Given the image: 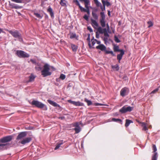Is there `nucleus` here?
Returning a JSON list of instances; mask_svg holds the SVG:
<instances>
[{
    "label": "nucleus",
    "mask_w": 160,
    "mask_h": 160,
    "mask_svg": "<svg viewBox=\"0 0 160 160\" xmlns=\"http://www.w3.org/2000/svg\"><path fill=\"white\" fill-rule=\"evenodd\" d=\"M84 101L87 103L88 106H90L92 104V102L91 101L88 100L86 98L85 99Z\"/></svg>",
    "instance_id": "nucleus-33"
},
{
    "label": "nucleus",
    "mask_w": 160,
    "mask_h": 160,
    "mask_svg": "<svg viewBox=\"0 0 160 160\" xmlns=\"http://www.w3.org/2000/svg\"><path fill=\"white\" fill-rule=\"evenodd\" d=\"M92 15L93 18L95 20H97L98 19V16L97 14L95 12L92 11Z\"/></svg>",
    "instance_id": "nucleus-28"
},
{
    "label": "nucleus",
    "mask_w": 160,
    "mask_h": 160,
    "mask_svg": "<svg viewBox=\"0 0 160 160\" xmlns=\"http://www.w3.org/2000/svg\"><path fill=\"white\" fill-rule=\"evenodd\" d=\"M98 11V9L97 8H95L93 11L95 13L97 12Z\"/></svg>",
    "instance_id": "nucleus-60"
},
{
    "label": "nucleus",
    "mask_w": 160,
    "mask_h": 160,
    "mask_svg": "<svg viewBox=\"0 0 160 160\" xmlns=\"http://www.w3.org/2000/svg\"><path fill=\"white\" fill-rule=\"evenodd\" d=\"M85 7L86 8H85V9H89V8L88 6V5H85Z\"/></svg>",
    "instance_id": "nucleus-63"
},
{
    "label": "nucleus",
    "mask_w": 160,
    "mask_h": 160,
    "mask_svg": "<svg viewBox=\"0 0 160 160\" xmlns=\"http://www.w3.org/2000/svg\"><path fill=\"white\" fill-rule=\"evenodd\" d=\"M87 29L88 30L91 32H93L92 29L90 27H87Z\"/></svg>",
    "instance_id": "nucleus-50"
},
{
    "label": "nucleus",
    "mask_w": 160,
    "mask_h": 160,
    "mask_svg": "<svg viewBox=\"0 0 160 160\" xmlns=\"http://www.w3.org/2000/svg\"><path fill=\"white\" fill-rule=\"evenodd\" d=\"M8 32L14 38H17L20 42L23 41V39L20 33L18 30H8Z\"/></svg>",
    "instance_id": "nucleus-1"
},
{
    "label": "nucleus",
    "mask_w": 160,
    "mask_h": 160,
    "mask_svg": "<svg viewBox=\"0 0 160 160\" xmlns=\"http://www.w3.org/2000/svg\"><path fill=\"white\" fill-rule=\"evenodd\" d=\"M35 77L32 74L29 77V80L28 82H32L34 81Z\"/></svg>",
    "instance_id": "nucleus-26"
},
{
    "label": "nucleus",
    "mask_w": 160,
    "mask_h": 160,
    "mask_svg": "<svg viewBox=\"0 0 160 160\" xmlns=\"http://www.w3.org/2000/svg\"><path fill=\"white\" fill-rule=\"evenodd\" d=\"M98 31L100 33L104 34L105 37H109V35L108 34V31L106 28H102L101 27H99L98 28Z\"/></svg>",
    "instance_id": "nucleus-10"
},
{
    "label": "nucleus",
    "mask_w": 160,
    "mask_h": 160,
    "mask_svg": "<svg viewBox=\"0 0 160 160\" xmlns=\"http://www.w3.org/2000/svg\"><path fill=\"white\" fill-rule=\"evenodd\" d=\"M48 102V103H49L51 105H52L54 107H58V108H60V105L57 104L56 102L52 101L50 100H47Z\"/></svg>",
    "instance_id": "nucleus-15"
},
{
    "label": "nucleus",
    "mask_w": 160,
    "mask_h": 160,
    "mask_svg": "<svg viewBox=\"0 0 160 160\" xmlns=\"http://www.w3.org/2000/svg\"><path fill=\"white\" fill-rule=\"evenodd\" d=\"M83 2H84L85 5H88L90 2V1L89 0H85Z\"/></svg>",
    "instance_id": "nucleus-44"
},
{
    "label": "nucleus",
    "mask_w": 160,
    "mask_h": 160,
    "mask_svg": "<svg viewBox=\"0 0 160 160\" xmlns=\"http://www.w3.org/2000/svg\"><path fill=\"white\" fill-rule=\"evenodd\" d=\"M96 37L97 38H99V34H98V32H96Z\"/></svg>",
    "instance_id": "nucleus-52"
},
{
    "label": "nucleus",
    "mask_w": 160,
    "mask_h": 160,
    "mask_svg": "<svg viewBox=\"0 0 160 160\" xmlns=\"http://www.w3.org/2000/svg\"><path fill=\"white\" fill-rule=\"evenodd\" d=\"M91 24L93 27L95 28V27H94V26H96V27H98V23L95 20L92 19H91Z\"/></svg>",
    "instance_id": "nucleus-22"
},
{
    "label": "nucleus",
    "mask_w": 160,
    "mask_h": 160,
    "mask_svg": "<svg viewBox=\"0 0 160 160\" xmlns=\"http://www.w3.org/2000/svg\"><path fill=\"white\" fill-rule=\"evenodd\" d=\"M94 41H95L98 44H100V43H101V42L99 41H98V40H97V39H95Z\"/></svg>",
    "instance_id": "nucleus-56"
},
{
    "label": "nucleus",
    "mask_w": 160,
    "mask_h": 160,
    "mask_svg": "<svg viewBox=\"0 0 160 160\" xmlns=\"http://www.w3.org/2000/svg\"><path fill=\"white\" fill-rule=\"evenodd\" d=\"M13 136L12 135L7 136L2 138L0 139V142L2 143H5L12 141Z\"/></svg>",
    "instance_id": "nucleus-6"
},
{
    "label": "nucleus",
    "mask_w": 160,
    "mask_h": 160,
    "mask_svg": "<svg viewBox=\"0 0 160 160\" xmlns=\"http://www.w3.org/2000/svg\"><path fill=\"white\" fill-rule=\"evenodd\" d=\"M105 53L106 54H111L112 56H115V55L113 53V51H109L106 50V49L105 50Z\"/></svg>",
    "instance_id": "nucleus-31"
},
{
    "label": "nucleus",
    "mask_w": 160,
    "mask_h": 160,
    "mask_svg": "<svg viewBox=\"0 0 160 160\" xmlns=\"http://www.w3.org/2000/svg\"><path fill=\"white\" fill-rule=\"evenodd\" d=\"M100 8L101 9L102 11H104L105 10H104V7H103L102 5H100Z\"/></svg>",
    "instance_id": "nucleus-59"
},
{
    "label": "nucleus",
    "mask_w": 160,
    "mask_h": 160,
    "mask_svg": "<svg viewBox=\"0 0 160 160\" xmlns=\"http://www.w3.org/2000/svg\"><path fill=\"white\" fill-rule=\"evenodd\" d=\"M83 103L79 101L76 102L75 106H83Z\"/></svg>",
    "instance_id": "nucleus-37"
},
{
    "label": "nucleus",
    "mask_w": 160,
    "mask_h": 160,
    "mask_svg": "<svg viewBox=\"0 0 160 160\" xmlns=\"http://www.w3.org/2000/svg\"><path fill=\"white\" fill-rule=\"evenodd\" d=\"M73 2L75 3V4L79 7L80 9L82 8V7L80 5V4L78 0H73Z\"/></svg>",
    "instance_id": "nucleus-27"
},
{
    "label": "nucleus",
    "mask_w": 160,
    "mask_h": 160,
    "mask_svg": "<svg viewBox=\"0 0 160 160\" xmlns=\"http://www.w3.org/2000/svg\"><path fill=\"white\" fill-rule=\"evenodd\" d=\"M100 14L101 18L100 19V22L102 27L104 28L106 26L105 16L103 12H101Z\"/></svg>",
    "instance_id": "nucleus-7"
},
{
    "label": "nucleus",
    "mask_w": 160,
    "mask_h": 160,
    "mask_svg": "<svg viewBox=\"0 0 160 160\" xmlns=\"http://www.w3.org/2000/svg\"><path fill=\"white\" fill-rule=\"evenodd\" d=\"M96 48L97 49H99L102 51H105L106 49V47L103 44H99L96 47Z\"/></svg>",
    "instance_id": "nucleus-19"
},
{
    "label": "nucleus",
    "mask_w": 160,
    "mask_h": 160,
    "mask_svg": "<svg viewBox=\"0 0 160 160\" xmlns=\"http://www.w3.org/2000/svg\"><path fill=\"white\" fill-rule=\"evenodd\" d=\"M95 106H99V105H100V106H102L103 105V104H101V103H95Z\"/></svg>",
    "instance_id": "nucleus-53"
},
{
    "label": "nucleus",
    "mask_w": 160,
    "mask_h": 160,
    "mask_svg": "<svg viewBox=\"0 0 160 160\" xmlns=\"http://www.w3.org/2000/svg\"><path fill=\"white\" fill-rule=\"evenodd\" d=\"M59 78H60L61 79L63 80L65 79L66 78V76L65 75L63 74H61L60 75Z\"/></svg>",
    "instance_id": "nucleus-38"
},
{
    "label": "nucleus",
    "mask_w": 160,
    "mask_h": 160,
    "mask_svg": "<svg viewBox=\"0 0 160 160\" xmlns=\"http://www.w3.org/2000/svg\"><path fill=\"white\" fill-rule=\"evenodd\" d=\"M71 47L72 50L74 52H76L78 49V46L74 44H71Z\"/></svg>",
    "instance_id": "nucleus-25"
},
{
    "label": "nucleus",
    "mask_w": 160,
    "mask_h": 160,
    "mask_svg": "<svg viewBox=\"0 0 160 160\" xmlns=\"http://www.w3.org/2000/svg\"><path fill=\"white\" fill-rule=\"evenodd\" d=\"M68 102L72 104L75 106L76 102L74 101H72L71 100H68Z\"/></svg>",
    "instance_id": "nucleus-42"
},
{
    "label": "nucleus",
    "mask_w": 160,
    "mask_h": 160,
    "mask_svg": "<svg viewBox=\"0 0 160 160\" xmlns=\"http://www.w3.org/2000/svg\"><path fill=\"white\" fill-rule=\"evenodd\" d=\"M106 26H107V31H108L109 30H110V27H109V26L108 24V23H107L106 24Z\"/></svg>",
    "instance_id": "nucleus-54"
},
{
    "label": "nucleus",
    "mask_w": 160,
    "mask_h": 160,
    "mask_svg": "<svg viewBox=\"0 0 160 160\" xmlns=\"http://www.w3.org/2000/svg\"><path fill=\"white\" fill-rule=\"evenodd\" d=\"M35 68L36 70L38 71H40L42 69V68L41 67H35Z\"/></svg>",
    "instance_id": "nucleus-45"
},
{
    "label": "nucleus",
    "mask_w": 160,
    "mask_h": 160,
    "mask_svg": "<svg viewBox=\"0 0 160 160\" xmlns=\"http://www.w3.org/2000/svg\"><path fill=\"white\" fill-rule=\"evenodd\" d=\"M113 68H116L117 70H118L119 68L118 65H116L112 67Z\"/></svg>",
    "instance_id": "nucleus-49"
},
{
    "label": "nucleus",
    "mask_w": 160,
    "mask_h": 160,
    "mask_svg": "<svg viewBox=\"0 0 160 160\" xmlns=\"http://www.w3.org/2000/svg\"><path fill=\"white\" fill-rule=\"evenodd\" d=\"M90 34H88V37L87 38V40L89 42V43H88V46H89V48H92V46H91L90 43Z\"/></svg>",
    "instance_id": "nucleus-35"
},
{
    "label": "nucleus",
    "mask_w": 160,
    "mask_h": 160,
    "mask_svg": "<svg viewBox=\"0 0 160 160\" xmlns=\"http://www.w3.org/2000/svg\"><path fill=\"white\" fill-rule=\"evenodd\" d=\"M95 41H91L92 42V46L94 45V44H95L96 42Z\"/></svg>",
    "instance_id": "nucleus-62"
},
{
    "label": "nucleus",
    "mask_w": 160,
    "mask_h": 160,
    "mask_svg": "<svg viewBox=\"0 0 160 160\" xmlns=\"http://www.w3.org/2000/svg\"><path fill=\"white\" fill-rule=\"evenodd\" d=\"M114 40L116 42L118 43L120 42V41L119 40L118 38L115 35L114 37Z\"/></svg>",
    "instance_id": "nucleus-41"
},
{
    "label": "nucleus",
    "mask_w": 160,
    "mask_h": 160,
    "mask_svg": "<svg viewBox=\"0 0 160 160\" xmlns=\"http://www.w3.org/2000/svg\"><path fill=\"white\" fill-rule=\"evenodd\" d=\"M32 105L39 108H44V110H47V108L44 104L37 100H33L31 103Z\"/></svg>",
    "instance_id": "nucleus-3"
},
{
    "label": "nucleus",
    "mask_w": 160,
    "mask_h": 160,
    "mask_svg": "<svg viewBox=\"0 0 160 160\" xmlns=\"http://www.w3.org/2000/svg\"><path fill=\"white\" fill-rule=\"evenodd\" d=\"M142 126L143 127L142 129L144 131H147L148 130V128L146 127L145 123L144 122L142 123Z\"/></svg>",
    "instance_id": "nucleus-34"
},
{
    "label": "nucleus",
    "mask_w": 160,
    "mask_h": 160,
    "mask_svg": "<svg viewBox=\"0 0 160 160\" xmlns=\"http://www.w3.org/2000/svg\"><path fill=\"white\" fill-rule=\"evenodd\" d=\"M95 3L96 4L97 6L100 7V5H102L98 1V0H93Z\"/></svg>",
    "instance_id": "nucleus-36"
},
{
    "label": "nucleus",
    "mask_w": 160,
    "mask_h": 160,
    "mask_svg": "<svg viewBox=\"0 0 160 160\" xmlns=\"http://www.w3.org/2000/svg\"><path fill=\"white\" fill-rule=\"evenodd\" d=\"M49 66L47 63L45 64L43 66V68L41 71V74L44 77L50 76L52 74V72L49 71Z\"/></svg>",
    "instance_id": "nucleus-2"
},
{
    "label": "nucleus",
    "mask_w": 160,
    "mask_h": 160,
    "mask_svg": "<svg viewBox=\"0 0 160 160\" xmlns=\"http://www.w3.org/2000/svg\"><path fill=\"white\" fill-rule=\"evenodd\" d=\"M63 143V140H60L59 142L57 143L56 145V147L54 148L55 150H56L58 149L61 146V145H62Z\"/></svg>",
    "instance_id": "nucleus-20"
},
{
    "label": "nucleus",
    "mask_w": 160,
    "mask_h": 160,
    "mask_svg": "<svg viewBox=\"0 0 160 160\" xmlns=\"http://www.w3.org/2000/svg\"><path fill=\"white\" fill-rule=\"evenodd\" d=\"M30 61L33 64H35L36 65V62L35 60L31 59L30 60Z\"/></svg>",
    "instance_id": "nucleus-47"
},
{
    "label": "nucleus",
    "mask_w": 160,
    "mask_h": 160,
    "mask_svg": "<svg viewBox=\"0 0 160 160\" xmlns=\"http://www.w3.org/2000/svg\"><path fill=\"white\" fill-rule=\"evenodd\" d=\"M73 129L75 131L76 133H78L81 131V128L80 127L75 128Z\"/></svg>",
    "instance_id": "nucleus-30"
},
{
    "label": "nucleus",
    "mask_w": 160,
    "mask_h": 160,
    "mask_svg": "<svg viewBox=\"0 0 160 160\" xmlns=\"http://www.w3.org/2000/svg\"><path fill=\"white\" fill-rule=\"evenodd\" d=\"M10 145L9 143L1 144H0V149L2 150L7 149Z\"/></svg>",
    "instance_id": "nucleus-14"
},
{
    "label": "nucleus",
    "mask_w": 160,
    "mask_h": 160,
    "mask_svg": "<svg viewBox=\"0 0 160 160\" xmlns=\"http://www.w3.org/2000/svg\"><path fill=\"white\" fill-rule=\"evenodd\" d=\"M80 10L81 12H84L87 13L88 15L85 14L83 16V18L86 20L88 21V20L89 17L90 15L89 9H85V8L82 7Z\"/></svg>",
    "instance_id": "nucleus-9"
},
{
    "label": "nucleus",
    "mask_w": 160,
    "mask_h": 160,
    "mask_svg": "<svg viewBox=\"0 0 160 160\" xmlns=\"http://www.w3.org/2000/svg\"><path fill=\"white\" fill-rule=\"evenodd\" d=\"M34 15L38 18L41 19L42 18V17L41 16L40 14L37 13H34Z\"/></svg>",
    "instance_id": "nucleus-39"
},
{
    "label": "nucleus",
    "mask_w": 160,
    "mask_h": 160,
    "mask_svg": "<svg viewBox=\"0 0 160 160\" xmlns=\"http://www.w3.org/2000/svg\"><path fill=\"white\" fill-rule=\"evenodd\" d=\"M147 23L148 25V28L151 27L153 25V23L151 21H148Z\"/></svg>",
    "instance_id": "nucleus-40"
},
{
    "label": "nucleus",
    "mask_w": 160,
    "mask_h": 160,
    "mask_svg": "<svg viewBox=\"0 0 160 160\" xmlns=\"http://www.w3.org/2000/svg\"><path fill=\"white\" fill-rule=\"evenodd\" d=\"M32 140V138L31 137H27L23 139L20 142H19L23 145H24L26 143L29 142Z\"/></svg>",
    "instance_id": "nucleus-13"
},
{
    "label": "nucleus",
    "mask_w": 160,
    "mask_h": 160,
    "mask_svg": "<svg viewBox=\"0 0 160 160\" xmlns=\"http://www.w3.org/2000/svg\"><path fill=\"white\" fill-rule=\"evenodd\" d=\"M158 90V89L157 88L152 91L151 93V94H153L155 93L156 92H157Z\"/></svg>",
    "instance_id": "nucleus-48"
},
{
    "label": "nucleus",
    "mask_w": 160,
    "mask_h": 160,
    "mask_svg": "<svg viewBox=\"0 0 160 160\" xmlns=\"http://www.w3.org/2000/svg\"><path fill=\"white\" fill-rule=\"evenodd\" d=\"M108 37H105L104 38L103 40L105 42H107L108 40Z\"/></svg>",
    "instance_id": "nucleus-57"
},
{
    "label": "nucleus",
    "mask_w": 160,
    "mask_h": 160,
    "mask_svg": "<svg viewBox=\"0 0 160 160\" xmlns=\"http://www.w3.org/2000/svg\"><path fill=\"white\" fill-rule=\"evenodd\" d=\"M80 124L78 122H77L74 123L73 124V126L74 127H76V128L80 127L79 126Z\"/></svg>",
    "instance_id": "nucleus-43"
},
{
    "label": "nucleus",
    "mask_w": 160,
    "mask_h": 160,
    "mask_svg": "<svg viewBox=\"0 0 160 160\" xmlns=\"http://www.w3.org/2000/svg\"><path fill=\"white\" fill-rule=\"evenodd\" d=\"M108 14L109 16H110V11L109 10L108 11Z\"/></svg>",
    "instance_id": "nucleus-61"
},
{
    "label": "nucleus",
    "mask_w": 160,
    "mask_h": 160,
    "mask_svg": "<svg viewBox=\"0 0 160 160\" xmlns=\"http://www.w3.org/2000/svg\"><path fill=\"white\" fill-rule=\"evenodd\" d=\"M102 2L104 6V10L105 9V5L107 7H108L111 5L110 2L108 1V0L104 1V0H102Z\"/></svg>",
    "instance_id": "nucleus-16"
},
{
    "label": "nucleus",
    "mask_w": 160,
    "mask_h": 160,
    "mask_svg": "<svg viewBox=\"0 0 160 160\" xmlns=\"http://www.w3.org/2000/svg\"><path fill=\"white\" fill-rule=\"evenodd\" d=\"M124 51L120 52V53L118 54L117 56V59L118 60L119 62H120V61L122 59L123 55L124 54Z\"/></svg>",
    "instance_id": "nucleus-17"
},
{
    "label": "nucleus",
    "mask_w": 160,
    "mask_h": 160,
    "mask_svg": "<svg viewBox=\"0 0 160 160\" xmlns=\"http://www.w3.org/2000/svg\"><path fill=\"white\" fill-rule=\"evenodd\" d=\"M3 32V31L2 30L1 28H0V33H1V32Z\"/></svg>",
    "instance_id": "nucleus-64"
},
{
    "label": "nucleus",
    "mask_w": 160,
    "mask_h": 160,
    "mask_svg": "<svg viewBox=\"0 0 160 160\" xmlns=\"http://www.w3.org/2000/svg\"><path fill=\"white\" fill-rule=\"evenodd\" d=\"M152 148L154 153L152 155V160H157L158 155V153L156 152L157 148L155 145L152 144Z\"/></svg>",
    "instance_id": "nucleus-8"
},
{
    "label": "nucleus",
    "mask_w": 160,
    "mask_h": 160,
    "mask_svg": "<svg viewBox=\"0 0 160 160\" xmlns=\"http://www.w3.org/2000/svg\"><path fill=\"white\" fill-rule=\"evenodd\" d=\"M58 119H61V120H64L65 119V117L64 116L59 117L58 118Z\"/></svg>",
    "instance_id": "nucleus-55"
},
{
    "label": "nucleus",
    "mask_w": 160,
    "mask_h": 160,
    "mask_svg": "<svg viewBox=\"0 0 160 160\" xmlns=\"http://www.w3.org/2000/svg\"><path fill=\"white\" fill-rule=\"evenodd\" d=\"M133 109V107L130 106L126 107V106H123L119 111L121 113L123 114L126 113L127 112H130Z\"/></svg>",
    "instance_id": "nucleus-5"
},
{
    "label": "nucleus",
    "mask_w": 160,
    "mask_h": 160,
    "mask_svg": "<svg viewBox=\"0 0 160 160\" xmlns=\"http://www.w3.org/2000/svg\"><path fill=\"white\" fill-rule=\"evenodd\" d=\"M131 123H133V122L132 120L127 119L126 120V123L125 126L126 127H127Z\"/></svg>",
    "instance_id": "nucleus-23"
},
{
    "label": "nucleus",
    "mask_w": 160,
    "mask_h": 160,
    "mask_svg": "<svg viewBox=\"0 0 160 160\" xmlns=\"http://www.w3.org/2000/svg\"><path fill=\"white\" fill-rule=\"evenodd\" d=\"M112 121L114 122H120L121 124H122V120L121 119L119 118H112Z\"/></svg>",
    "instance_id": "nucleus-32"
},
{
    "label": "nucleus",
    "mask_w": 160,
    "mask_h": 160,
    "mask_svg": "<svg viewBox=\"0 0 160 160\" xmlns=\"http://www.w3.org/2000/svg\"><path fill=\"white\" fill-rule=\"evenodd\" d=\"M65 2V0H60V4L62 7L65 6L66 5Z\"/></svg>",
    "instance_id": "nucleus-29"
},
{
    "label": "nucleus",
    "mask_w": 160,
    "mask_h": 160,
    "mask_svg": "<svg viewBox=\"0 0 160 160\" xmlns=\"http://www.w3.org/2000/svg\"><path fill=\"white\" fill-rule=\"evenodd\" d=\"M76 37V34L75 33L72 34V35L71 36L70 38H75Z\"/></svg>",
    "instance_id": "nucleus-51"
},
{
    "label": "nucleus",
    "mask_w": 160,
    "mask_h": 160,
    "mask_svg": "<svg viewBox=\"0 0 160 160\" xmlns=\"http://www.w3.org/2000/svg\"><path fill=\"white\" fill-rule=\"evenodd\" d=\"M119 47L118 46H114L113 47L114 51L115 52H121L124 50L123 49H119Z\"/></svg>",
    "instance_id": "nucleus-24"
},
{
    "label": "nucleus",
    "mask_w": 160,
    "mask_h": 160,
    "mask_svg": "<svg viewBox=\"0 0 160 160\" xmlns=\"http://www.w3.org/2000/svg\"><path fill=\"white\" fill-rule=\"evenodd\" d=\"M16 54L20 58H27L30 56V55L22 50H17Z\"/></svg>",
    "instance_id": "nucleus-4"
},
{
    "label": "nucleus",
    "mask_w": 160,
    "mask_h": 160,
    "mask_svg": "<svg viewBox=\"0 0 160 160\" xmlns=\"http://www.w3.org/2000/svg\"><path fill=\"white\" fill-rule=\"evenodd\" d=\"M9 5L11 6L12 8H15L16 9L21 8H22V7L21 6L17 5L13 3H10Z\"/></svg>",
    "instance_id": "nucleus-18"
},
{
    "label": "nucleus",
    "mask_w": 160,
    "mask_h": 160,
    "mask_svg": "<svg viewBox=\"0 0 160 160\" xmlns=\"http://www.w3.org/2000/svg\"><path fill=\"white\" fill-rule=\"evenodd\" d=\"M27 132H22L19 133L17 136L16 139L17 140H21L26 137L27 135Z\"/></svg>",
    "instance_id": "nucleus-12"
},
{
    "label": "nucleus",
    "mask_w": 160,
    "mask_h": 160,
    "mask_svg": "<svg viewBox=\"0 0 160 160\" xmlns=\"http://www.w3.org/2000/svg\"><path fill=\"white\" fill-rule=\"evenodd\" d=\"M60 80L61 79L59 78H57L56 79V81L57 82H60Z\"/></svg>",
    "instance_id": "nucleus-58"
},
{
    "label": "nucleus",
    "mask_w": 160,
    "mask_h": 160,
    "mask_svg": "<svg viewBox=\"0 0 160 160\" xmlns=\"http://www.w3.org/2000/svg\"><path fill=\"white\" fill-rule=\"evenodd\" d=\"M47 11L49 13V14L52 18L54 17V13L52 11V9L50 6H49L48 8L47 9Z\"/></svg>",
    "instance_id": "nucleus-21"
},
{
    "label": "nucleus",
    "mask_w": 160,
    "mask_h": 160,
    "mask_svg": "<svg viewBox=\"0 0 160 160\" xmlns=\"http://www.w3.org/2000/svg\"><path fill=\"white\" fill-rule=\"evenodd\" d=\"M129 91V89L128 88L124 87L121 90L120 95L122 97H124L128 94Z\"/></svg>",
    "instance_id": "nucleus-11"
},
{
    "label": "nucleus",
    "mask_w": 160,
    "mask_h": 160,
    "mask_svg": "<svg viewBox=\"0 0 160 160\" xmlns=\"http://www.w3.org/2000/svg\"><path fill=\"white\" fill-rule=\"evenodd\" d=\"M12 1L16 3H21L22 0H11Z\"/></svg>",
    "instance_id": "nucleus-46"
}]
</instances>
